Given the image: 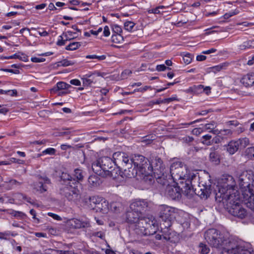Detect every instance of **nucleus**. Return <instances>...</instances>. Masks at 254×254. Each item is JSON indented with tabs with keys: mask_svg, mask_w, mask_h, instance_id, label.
Wrapping results in <instances>:
<instances>
[{
	"mask_svg": "<svg viewBox=\"0 0 254 254\" xmlns=\"http://www.w3.org/2000/svg\"><path fill=\"white\" fill-rule=\"evenodd\" d=\"M134 26V23L131 21H127L124 24V27L126 30L130 31Z\"/></svg>",
	"mask_w": 254,
	"mask_h": 254,
	"instance_id": "obj_43",
	"label": "nucleus"
},
{
	"mask_svg": "<svg viewBox=\"0 0 254 254\" xmlns=\"http://www.w3.org/2000/svg\"><path fill=\"white\" fill-rule=\"evenodd\" d=\"M106 57L105 55L97 56L95 55H87L86 56V59H97L99 61H103L106 59Z\"/></svg>",
	"mask_w": 254,
	"mask_h": 254,
	"instance_id": "obj_41",
	"label": "nucleus"
},
{
	"mask_svg": "<svg viewBox=\"0 0 254 254\" xmlns=\"http://www.w3.org/2000/svg\"><path fill=\"white\" fill-rule=\"evenodd\" d=\"M104 35L106 37L109 36L110 32L108 26H106L104 29Z\"/></svg>",
	"mask_w": 254,
	"mask_h": 254,
	"instance_id": "obj_61",
	"label": "nucleus"
},
{
	"mask_svg": "<svg viewBox=\"0 0 254 254\" xmlns=\"http://www.w3.org/2000/svg\"><path fill=\"white\" fill-rule=\"evenodd\" d=\"M114 164L117 166H121L124 168L128 163L130 162L131 158L125 152H117L113 154Z\"/></svg>",
	"mask_w": 254,
	"mask_h": 254,
	"instance_id": "obj_13",
	"label": "nucleus"
},
{
	"mask_svg": "<svg viewBox=\"0 0 254 254\" xmlns=\"http://www.w3.org/2000/svg\"><path fill=\"white\" fill-rule=\"evenodd\" d=\"M60 254H74L72 251H60Z\"/></svg>",
	"mask_w": 254,
	"mask_h": 254,
	"instance_id": "obj_64",
	"label": "nucleus"
},
{
	"mask_svg": "<svg viewBox=\"0 0 254 254\" xmlns=\"http://www.w3.org/2000/svg\"><path fill=\"white\" fill-rule=\"evenodd\" d=\"M130 161L138 171L140 179L152 173V167H150V162L144 156L141 155H135L131 158Z\"/></svg>",
	"mask_w": 254,
	"mask_h": 254,
	"instance_id": "obj_9",
	"label": "nucleus"
},
{
	"mask_svg": "<svg viewBox=\"0 0 254 254\" xmlns=\"http://www.w3.org/2000/svg\"><path fill=\"white\" fill-rule=\"evenodd\" d=\"M166 69H167V67L164 64H160L156 66V70L158 71H164Z\"/></svg>",
	"mask_w": 254,
	"mask_h": 254,
	"instance_id": "obj_55",
	"label": "nucleus"
},
{
	"mask_svg": "<svg viewBox=\"0 0 254 254\" xmlns=\"http://www.w3.org/2000/svg\"><path fill=\"white\" fill-rule=\"evenodd\" d=\"M211 138L212 136L209 134L203 135L202 137L201 143L206 145H210L212 144Z\"/></svg>",
	"mask_w": 254,
	"mask_h": 254,
	"instance_id": "obj_33",
	"label": "nucleus"
},
{
	"mask_svg": "<svg viewBox=\"0 0 254 254\" xmlns=\"http://www.w3.org/2000/svg\"><path fill=\"white\" fill-rule=\"evenodd\" d=\"M113 161L108 157H103L94 161L92 165L93 172L102 177L116 178L117 170L113 169Z\"/></svg>",
	"mask_w": 254,
	"mask_h": 254,
	"instance_id": "obj_5",
	"label": "nucleus"
},
{
	"mask_svg": "<svg viewBox=\"0 0 254 254\" xmlns=\"http://www.w3.org/2000/svg\"><path fill=\"white\" fill-rule=\"evenodd\" d=\"M70 83L76 86H79L80 85L81 83L80 81L78 79H72L70 81Z\"/></svg>",
	"mask_w": 254,
	"mask_h": 254,
	"instance_id": "obj_58",
	"label": "nucleus"
},
{
	"mask_svg": "<svg viewBox=\"0 0 254 254\" xmlns=\"http://www.w3.org/2000/svg\"><path fill=\"white\" fill-rule=\"evenodd\" d=\"M71 85L64 82L60 81L58 82L56 86L51 89V92L56 93L60 90L66 89L70 87Z\"/></svg>",
	"mask_w": 254,
	"mask_h": 254,
	"instance_id": "obj_26",
	"label": "nucleus"
},
{
	"mask_svg": "<svg viewBox=\"0 0 254 254\" xmlns=\"http://www.w3.org/2000/svg\"><path fill=\"white\" fill-rule=\"evenodd\" d=\"M184 182L180 181L176 182L177 186H171L169 185V181L167 184L164 185L166 186L165 193L167 196L173 200L179 199L181 197V190H182L181 183ZM182 191V190H181Z\"/></svg>",
	"mask_w": 254,
	"mask_h": 254,
	"instance_id": "obj_12",
	"label": "nucleus"
},
{
	"mask_svg": "<svg viewBox=\"0 0 254 254\" xmlns=\"http://www.w3.org/2000/svg\"><path fill=\"white\" fill-rule=\"evenodd\" d=\"M253 41H249L244 42L243 44L240 45V49L241 50H245L247 48H249L252 46V43Z\"/></svg>",
	"mask_w": 254,
	"mask_h": 254,
	"instance_id": "obj_44",
	"label": "nucleus"
},
{
	"mask_svg": "<svg viewBox=\"0 0 254 254\" xmlns=\"http://www.w3.org/2000/svg\"><path fill=\"white\" fill-rule=\"evenodd\" d=\"M202 92L205 93L207 95H208L210 93L211 87L210 86L204 87L202 89Z\"/></svg>",
	"mask_w": 254,
	"mask_h": 254,
	"instance_id": "obj_63",
	"label": "nucleus"
},
{
	"mask_svg": "<svg viewBox=\"0 0 254 254\" xmlns=\"http://www.w3.org/2000/svg\"><path fill=\"white\" fill-rule=\"evenodd\" d=\"M60 192L61 194L66 197L69 201L76 200L79 193L77 186L72 184L62 186Z\"/></svg>",
	"mask_w": 254,
	"mask_h": 254,
	"instance_id": "obj_11",
	"label": "nucleus"
},
{
	"mask_svg": "<svg viewBox=\"0 0 254 254\" xmlns=\"http://www.w3.org/2000/svg\"><path fill=\"white\" fill-rule=\"evenodd\" d=\"M5 183L9 184V189H12L14 187L20 186L22 182H20L15 179H9L5 182Z\"/></svg>",
	"mask_w": 254,
	"mask_h": 254,
	"instance_id": "obj_32",
	"label": "nucleus"
},
{
	"mask_svg": "<svg viewBox=\"0 0 254 254\" xmlns=\"http://www.w3.org/2000/svg\"><path fill=\"white\" fill-rule=\"evenodd\" d=\"M74 176L76 178L75 180L77 181V183L79 181H82L83 179L82 170L78 169H75Z\"/></svg>",
	"mask_w": 254,
	"mask_h": 254,
	"instance_id": "obj_36",
	"label": "nucleus"
},
{
	"mask_svg": "<svg viewBox=\"0 0 254 254\" xmlns=\"http://www.w3.org/2000/svg\"><path fill=\"white\" fill-rule=\"evenodd\" d=\"M207 243L212 247L222 250L223 254L229 252H234V248L237 247L238 241L233 237H227L215 229H209L204 234Z\"/></svg>",
	"mask_w": 254,
	"mask_h": 254,
	"instance_id": "obj_2",
	"label": "nucleus"
},
{
	"mask_svg": "<svg viewBox=\"0 0 254 254\" xmlns=\"http://www.w3.org/2000/svg\"><path fill=\"white\" fill-rule=\"evenodd\" d=\"M56 153V149L53 148H49L43 151L44 154L54 155Z\"/></svg>",
	"mask_w": 254,
	"mask_h": 254,
	"instance_id": "obj_46",
	"label": "nucleus"
},
{
	"mask_svg": "<svg viewBox=\"0 0 254 254\" xmlns=\"http://www.w3.org/2000/svg\"><path fill=\"white\" fill-rule=\"evenodd\" d=\"M239 146L237 140L231 141L227 145L226 149L230 154H233L239 149Z\"/></svg>",
	"mask_w": 254,
	"mask_h": 254,
	"instance_id": "obj_25",
	"label": "nucleus"
},
{
	"mask_svg": "<svg viewBox=\"0 0 254 254\" xmlns=\"http://www.w3.org/2000/svg\"><path fill=\"white\" fill-rule=\"evenodd\" d=\"M85 76H86V77L82 78L83 85L84 86H91L92 83L95 82L93 78H89V77H92V75L86 74Z\"/></svg>",
	"mask_w": 254,
	"mask_h": 254,
	"instance_id": "obj_34",
	"label": "nucleus"
},
{
	"mask_svg": "<svg viewBox=\"0 0 254 254\" xmlns=\"http://www.w3.org/2000/svg\"><path fill=\"white\" fill-rule=\"evenodd\" d=\"M159 217L166 223L165 227H170L172 225L171 221L174 217L175 209L166 205H162L159 206Z\"/></svg>",
	"mask_w": 254,
	"mask_h": 254,
	"instance_id": "obj_10",
	"label": "nucleus"
},
{
	"mask_svg": "<svg viewBox=\"0 0 254 254\" xmlns=\"http://www.w3.org/2000/svg\"><path fill=\"white\" fill-rule=\"evenodd\" d=\"M135 232L139 235H152L157 230V224L154 218H141L132 226Z\"/></svg>",
	"mask_w": 254,
	"mask_h": 254,
	"instance_id": "obj_6",
	"label": "nucleus"
},
{
	"mask_svg": "<svg viewBox=\"0 0 254 254\" xmlns=\"http://www.w3.org/2000/svg\"><path fill=\"white\" fill-rule=\"evenodd\" d=\"M10 235V232H0V239H6Z\"/></svg>",
	"mask_w": 254,
	"mask_h": 254,
	"instance_id": "obj_48",
	"label": "nucleus"
},
{
	"mask_svg": "<svg viewBox=\"0 0 254 254\" xmlns=\"http://www.w3.org/2000/svg\"><path fill=\"white\" fill-rule=\"evenodd\" d=\"M50 183V179L47 177H41V181L39 182L40 190L43 192L47 190V188L45 185L44 184H49Z\"/></svg>",
	"mask_w": 254,
	"mask_h": 254,
	"instance_id": "obj_30",
	"label": "nucleus"
},
{
	"mask_svg": "<svg viewBox=\"0 0 254 254\" xmlns=\"http://www.w3.org/2000/svg\"><path fill=\"white\" fill-rule=\"evenodd\" d=\"M217 50L214 48H212L210 50H207V51H204L202 52L203 54H209L211 53H215Z\"/></svg>",
	"mask_w": 254,
	"mask_h": 254,
	"instance_id": "obj_62",
	"label": "nucleus"
},
{
	"mask_svg": "<svg viewBox=\"0 0 254 254\" xmlns=\"http://www.w3.org/2000/svg\"><path fill=\"white\" fill-rule=\"evenodd\" d=\"M95 210L97 212H101L102 213H107L109 210V204L105 199H102V201L96 205Z\"/></svg>",
	"mask_w": 254,
	"mask_h": 254,
	"instance_id": "obj_23",
	"label": "nucleus"
},
{
	"mask_svg": "<svg viewBox=\"0 0 254 254\" xmlns=\"http://www.w3.org/2000/svg\"><path fill=\"white\" fill-rule=\"evenodd\" d=\"M19 197H22L23 199L26 200L28 202L33 204V203L31 201V199L30 197H27L26 196L22 194H19Z\"/></svg>",
	"mask_w": 254,
	"mask_h": 254,
	"instance_id": "obj_60",
	"label": "nucleus"
},
{
	"mask_svg": "<svg viewBox=\"0 0 254 254\" xmlns=\"http://www.w3.org/2000/svg\"><path fill=\"white\" fill-rule=\"evenodd\" d=\"M162 103H164V99H163V100L159 99V100H157L155 101H151L149 102L148 103V106H152L154 104H162Z\"/></svg>",
	"mask_w": 254,
	"mask_h": 254,
	"instance_id": "obj_49",
	"label": "nucleus"
},
{
	"mask_svg": "<svg viewBox=\"0 0 254 254\" xmlns=\"http://www.w3.org/2000/svg\"><path fill=\"white\" fill-rule=\"evenodd\" d=\"M192 58V56L191 55H190V54H189V53L186 54L183 57L184 62L186 64H188L191 63Z\"/></svg>",
	"mask_w": 254,
	"mask_h": 254,
	"instance_id": "obj_42",
	"label": "nucleus"
},
{
	"mask_svg": "<svg viewBox=\"0 0 254 254\" xmlns=\"http://www.w3.org/2000/svg\"><path fill=\"white\" fill-rule=\"evenodd\" d=\"M71 225L75 229L88 227L89 226L88 221H83L77 219H73L71 221Z\"/></svg>",
	"mask_w": 254,
	"mask_h": 254,
	"instance_id": "obj_24",
	"label": "nucleus"
},
{
	"mask_svg": "<svg viewBox=\"0 0 254 254\" xmlns=\"http://www.w3.org/2000/svg\"><path fill=\"white\" fill-rule=\"evenodd\" d=\"M150 167H152V172L157 182L162 185L168 184V170L165 167L161 158L155 157L150 163Z\"/></svg>",
	"mask_w": 254,
	"mask_h": 254,
	"instance_id": "obj_8",
	"label": "nucleus"
},
{
	"mask_svg": "<svg viewBox=\"0 0 254 254\" xmlns=\"http://www.w3.org/2000/svg\"><path fill=\"white\" fill-rule=\"evenodd\" d=\"M246 155L249 159L254 158V147L248 148L245 151Z\"/></svg>",
	"mask_w": 254,
	"mask_h": 254,
	"instance_id": "obj_39",
	"label": "nucleus"
},
{
	"mask_svg": "<svg viewBox=\"0 0 254 254\" xmlns=\"http://www.w3.org/2000/svg\"><path fill=\"white\" fill-rule=\"evenodd\" d=\"M102 198L97 196H90L88 198H85V202L88 204L89 208L95 210L96 205L102 201Z\"/></svg>",
	"mask_w": 254,
	"mask_h": 254,
	"instance_id": "obj_21",
	"label": "nucleus"
},
{
	"mask_svg": "<svg viewBox=\"0 0 254 254\" xmlns=\"http://www.w3.org/2000/svg\"><path fill=\"white\" fill-rule=\"evenodd\" d=\"M241 83L245 87H250L254 84V73L249 72L241 79Z\"/></svg>",
	"mask_w": 254,
	"mask_h": 254,
	"instance_id": "obj_18",
	"label": "nucleus"
},
{
	"mask_svg": "<svg viewBox=\"0 0 254 254\" xmlns=\"http://www.w3.org/2000/svg\"><path fill=\"white\" fill-rule=\"evenodd\" d=\"M203 88V85H198L197 86H194L192 87H190V89L192 92L195 94H199L202 92V89Z\"/></svg>",
	"mask_w": 254,
	"mask_h": 254,
	"instance_id": "obj_38",
	"label": "nucleus"
},
{
	"mask_svg": "<svg viewBox=\"0 0 254 254\" xmlns=\"http://www.w3.org/2000/svg\"><path fill=\"white\" fill-rule=\"evenodd\" d=\"M140 213L132 210H128L126 214V218L128 222L131 224H134L141 218L140 217Z\"/></svg>",
	"mask_w": 254,
	"mask_h": 254,
	"instance_id": "obj_17",
	"label": "nucleus"
},
{
	"mask_svg": "<svg viewBox=\"0 0 254 254\" xmlns=\"http://www.w3.org/2000/svg\"><path fill=\"white\" fill-rule=\"evenodd\" d=\"M61 179L62 181H63L62 186L69 185L70 184L77 185V181H76L75 179L73 178L67 173L63 172L61 176Z\"/></svg>",
	"mask_w": 254,
	"mask_h": 254,
	"instance_id": "obj_19",
	"label": "nucleus"
},
{
	"mask_svg": "<svg viewBox=\"0 0 254 254\" xmlns=\"http://www.w3.org/2000/svg\"><path fill=\"white\" fill-rule=\"evenodd\" d=\"M123 171L121 172V177L123 178H132L139 177V172L134 167V166L130 161L129 163L123 168Z\"/></svg>",
	"mask_w": 254,
	"mask_h": 254,
	"instance_id": "obj_14",
	"label": "nucleus"
},
{
	"mask_svg": "<svg viewBox=\"0 0 254 254\" xmlns=\"http://www.w3.org/2000/svg\"><path fill=\"white\" fill-rule=\"evenodd\" d=\"M212 133L214 134L219 135V136H221V138L226 136H230L232 134V131L229 129H223L219 130L215 129V130H212Z\"/></svg>",
	"mask_w": 254,
	"mask_h": 254,
	"instance_id": "obj_28",
	"label": "nucleus"
},
{
	"mask_svg": "<svg viewBox=\"0 0 254 254\" xmlns=\"http://www.w3.org/2000/svg\"><path fill=\"white\" fill-rule=\"evenodd\" d=\"M148 206L149 203L146 200H138L130 204V209L141 214L142 211H146Z\"/></svg>",
	"mask_w": 254,
	"mask_h": 254,
	"instance_id": "obj_15",
	"label": "nucleus"
},
{
	"mask_svg": "<svg viewBox=\"0 0 254 254\" xmlns=\"http://www.w3.org/2000/svg\"><path fill=\"white\" fill-rule=\"evenodd\" d=\"M223 67V65H218L212 67V69L214 72L219 71L222 69Z\"/></svg>",
	"mask_w": 254,
	"mask_h": 254,
	"instance_id": "obj_59",
	"label": "nucleus"
},
{
	"mask_svg": "<svg viewBox=\"0 0 254 254\" xmlns=\"http://www.w3.org/2000/svg\"><path fill=\"white\" fill-rule=\"evenodd\" d=\"M113 30L114 31V32H115L117 34H119L122 31V28H121V27H120L118 25H114L113 26Z\"/></svg>",
	"mask_w": 254,
	"mask_h": 254,
	"instance_id": "obj_52",
	"label": "nucleus"
},
{
	"mask_svg": "<svg viewBox=\"0 0 254 254\" xmlns=\"http://www.w3.org/2000/svg\"><path fill=\"white\" fill-rule=\"evenodd\" d=\"M214 126H214V122H212L210 124H206L205 125V130L211 129L210 132H212L211 131L212 130H214L213 129L214 128Z\"/></svg>",
	"mask_w": 254,
	"mask_h": 254,
	"instance_id": "obj_47",
	"label": "nucleus"
},
{
	"mask_svg": "<svg viewBox=\"0 0 254 254\" xmlns=\"http://www.w3.org/2000/svg\"><path fill=\"white\" fill-rule=\"evenodd\" d=\"M45 59L44 58L33 57L31 58V61L34 63H41L44 62Z\"/></svg>",
	"mask_w": 254,
	"mask_h": 254,
	"instance_id": "obj_50",
	"label": "nucleus"
},
{
	"mask_svg": "<svg viewBox=\"0 0 254 254\" xmlns=\"http://www.w3.org/2000/svg\"><path fill=\"white\" fill-rule=\"evenodd\" d=\"M215 147L210 148L211 152L209 154V159L212 162H213L215 164H218L220 162L219 157L218 153L215 151Z\"/></svg>",
	"mask_w": 254,
	"mask_h": 254,
	"instance_id": "obj_29",
	"label": "nucleus"
},
{
	"mask_svg": "<svg viewBox=\"0 0 254 254\" xmlns=\"http://www.w3.org/2000/svg\"><path fill=\"white\" fill-rule=\"evenodd\" d=\"M170 175L168 174V180H173L174 182L179 181H185L188 178V169L187 166L182 162L178 161L173 162L170 168Z\"/></svg>",
	"mask_w": 254,
	"mask_h": 254,
	"instance_id": "obj_7",
	"label": "nucleus"
},
{
	"mask_svg": "<svg viewBox=\"0 0 254 254\" xmlns=\"http://www.w3.org/2000/svg\"><path fill=\"white\" fill-rule=\"evenodd\" d=\"M202 131L201 128H195L192 130V133L193 134L199 135Z\"/></svg>",
	"mask_w": 254,
	"mask_h": 254,
	"instance_id": "obj_57",
	"label": "nucleus"
},
{
	"mask_svg": "<svg viewBox=\"0 0 254 254\" xmlns=\"http://www.w3.org/2000/svg\"><path fill=\"white\" fill-rule=\"evenodd\" d=\"M240 148H244L250 143V140L248 138L244 137L240 138L237 140Z\"/></svg>",
	"mask_w": 254,
	"mask_h": 254,
	"instance_id": "obj_31",
	"label": "nucleus"
},
{
	"mask_svg": "<svg viewBox=\"0 0 254 254\" xmlns=\"http://www.w3.org/2000/svg\"><path fill=\"white\" fill-rule=\"evenodd\" d=\"M193 178H195V175L191 176V179H188L185 182L181 183V186L183 193L188 197H191L194 194H196L202 198H207L211 192V186L210 184H202V186L199 185L198 189L194 190L192 180Z\"/></svg>",
	"mask_w": 254,
	"mask_h": 254,
	"instance_id": "obj_4",
	"label": "nucleus"
},
{
	"mask_svg": "<svg viewBox=\"0 0 254 254\" xmlns=\"http://www.w3.org/2000/svg\"><path fill=\"white\" fill-rule=\"evenodd\" d=\"M210 251L209 247L204 244L200 243L199 245V252L201 254H207Z\"/></svg>",
	"mask_w": 254,
	"mask_h": 254,
	"instance_id": "obj_35",
	"label": "nucleus"
},
{
	"mask_svg": "<svg viewBox=\"0 0 254 254\" xmlns=\"http://www.w3.org/2000/svg\"><path fill=\"white\" fill-rule=\"evenodd\" d=\"M88 182L91 188H94L99 186L101 181L97 176L91 175L88 178Z\"/></svg>",
	"mask_w": 254,
	"mask_h": 254,
	"instance_id": "obj_27",
	"label": "nucleus"
},
{
	"mask_svg": "<svg viewBox=\"0 0 254 254\" xmlns=\"http://www.w3.org/2000/svg\"><path fill=\"white\" fill-rule=\"evenodd\" d=\"M239 182L244 201L248 207L254 210V175L244 171L239 177Z\"/></svg>",
	"mask_w": 254,
	"mask_h": 254,
	"instance_id": "obj_3",
	"label": "nucleus"
},
{
	"mask_svg": "<svg viewBox=\"0 0 254 254\" xmlns=\"http://www.w3.org/2000/svg\"><path fill=\"white\" fill-rule=\"evenodd\" d=\"M48 215L49 216L52 217L55 220H62V218H61V217L60 216L58 215L57 214H54V213H53L51 212H49Z\"/></svg>",
	"mask_w": 254,
	"mask_h": 254,
	"instance_id": "obj_51",
	"label": "nucleus"
},
{
	"mask_svg": "<svg viewBox=\"0 0 254 254\" xmlns=\"http://www.w3.org/2000/svg\"><path fill=\"white\" fill-rule=\"evenodd\" d=\"M60 37L61 39L59 40L57 43V45L61 46L65 44L66 42L67 41V39L63 40V37L62 36H60Z\"/></svg>",
	"mask_w": 254,
	"mask_h": 254,
	"instance_id": "obj_53",
	"label": "nucleus"
},
{
	"mask_svg": "<svg viewBox=\"0 0 254 254\" xmlns=\"http://www.w3.org/2000/svg\"><path fill=\"white\" fill-rule=\"evenodd\" d=\"M215 199L218 202H222L226 209L241 204L240 193L235 189V183L232 176L223 179V184L218 186V190L216 192Z\"/></svg>",
	"mask_w": 254,
	"mask_h": 254,
	"instance_id": "obj_1",
	"label": "nucleus"
},
{
	"mask_svg": "<svg viewBox=\"0 0 254 254\" xmlns=\"http://www.w3.org/2000/svg\"><path fill=\"white\" fill-rule=\"evenodd\" d=\"M81 44L79 42H72L70 43L68 46H67L65 48L66 50H75L78 49Z\"/></svg>",
	"mask_w": 254,
	"mask_h": 254,
	"instance_id": "obj_37",
	"label": "nucleus"
},
{
	"mask_svg": "<svg viewBox=\"0 0 254 254\" xmlns=\"http://www.w3.org/2000/svg\"><path fill=\"white\" fill-rule=\"evenodd\" d=\"M227 209L231 215L241 219L244 218L247 215L246 210L241 206V204H235Z\"/></svg>",
	"mask_w": 254,
	"mask_h": 254,
	"instance_id": "obj_16",
	"label": "nucleus"
},
{
	"mask_svg": "<svg viewBox=\"0 0 254 254\" xmlns=\"http://www.w3.org/2000/svg\"><path fill=\"white\" fill-rule=\"evenodd\" d=\"M234 249L235 252H229L226 254H252L253 252V250L251 248L246 249L245 247L240 246L238 241L237 247L234 248ZM220 254H223V252Z\"/></svg>",
	"mask_w": 254,
	"mask_h": 254,
	"instance_id": "obj_20",
	"label": "nucleus"
},
{
	"mask_svg": "<svg viewBox=\"0 0 254 254\" xmlns=\"http://www.w3.org/2000/svg\"><path fill=\"white\" fill-rule=\"evenodd\" d=\"M227 125L228 126H238L239 125V122L237 121H230L227 122L226 123Z\"/></svg>",
	"mask_w": 254,
	"mask_h": 254,
	"instance_id": "obj_54",
	"label": "nucleus"
},
{
	"mask_svg": "<svg viewBox=\"0 0 254 254\" xmlns=\"http://www.w3.org/2000/svg\"><path fill=\"white\" fill-rule=\"evenodd\" d=\"M58 66H67L69 65H72L73 64V63L71 61H68L66 59H64L58 63Z\"/></svg>",
	"mask_w": 254,
	"mask_h": 254,
	"instance_id": "obj_40",
	"label": "nucleus"
},
{
	"mask_svg": "<svg viewBox=\"0 0 254 254\" xmlns=\"http://www.w3.org/2000/svg\"><path fill=\"white\" fill-rule=\"evenodd\" d=\"M110 209L114 213H120L123 211L124 207L122 202L114 201L110 203Z\"/></svg>",
	"mask_w": 254,
	"mask_h": 254,
	"instance_id": "obj_22",
	"label": "nucleus"
},
{
	"mask_svg": "<svg viewBox=\"0 0 254 254\" xmlns=\"http://www.w3.org/2000/svg\"><path fill=\"white\" fill-rule=\"evenodd\" d=\"M176 101L178 100L176 96L169 98H166V99H164V103H169L172 101H176Z\"/></svg>",
	"mask_w": 254,
	"mask_h": 254,
	"instance_id": "obj_56",
	"label": "nucleus"
},
{
	"mask_svg": "<svg viewBox=\"0 0 254 254\" xmlns=\"http://www.w3.org/2000/svg\"><path fill=\"white\" fill-rule=\"evenodd\" d=\"M132 72L129 69H126L123 71L121 74V77L122 79L127 78L128 76L131 74Z\"/></svg>",
	"mask_w": 254,
	"mask_h": 254,
	"instance_id": "obj_45",
	"label": "nucleus"
}]
</instances>
